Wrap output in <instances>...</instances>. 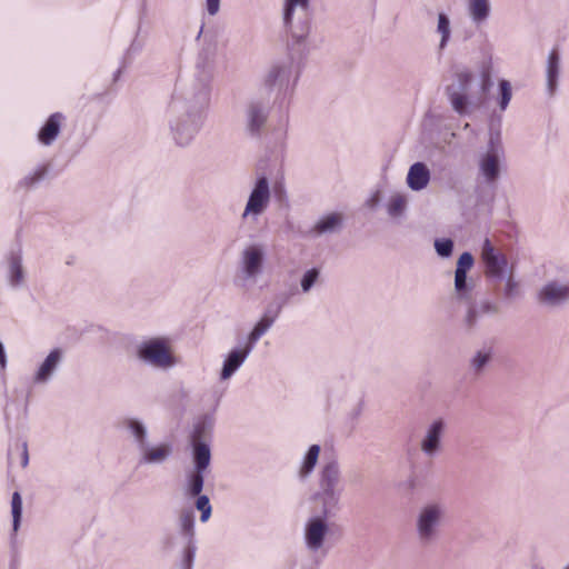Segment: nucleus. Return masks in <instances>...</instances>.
Returning a JSON list of instances; mask_svg holds the SVG:
<instances>
[{"instance_id": "obj_16", "label": "nucleus", "mask_w": 569, "mask_h": 569, "mask_svg": "<svg viewBox=\"0 0 569 569\" xmlns=\"http://www.w3.org/2000/svg\"><path fill=\"white\" fill-rule=\"evenodd\" d=\"M291 72V61H281L272 64L263 77L260 94L270 98L272 93H280L287 88Z\"/></svg>"}, {"instance_id": "obj_38", "label": "nucleus", "mask_w": 569, "mask_h": 569, "mask_svg": "<svg viewBox=\"0 0 569 569\" xmlns=\"http://www.w3.org/2000/svg\"><path fill=\"white\" fill-rule=\"evenodd\" d=\"M194 498V507L198 511H200V520L201 522H207L212 513L210 499L208 496L201 493H199V496H196Z\"/></svg>"}, {"instance_id": "obj_8", "label": "nucleus", "mask_w": 569, "mask_h": 569, "mask_svg": "<svg viewBox=\"0 0 569 569\" xmlns=\"http://www.w3.org/2000/svg\"><path fill=\"white\" fill-rule=\"evenodd\" d=\"M271 196L270 180L264 173L259 174L252 183L241 218L257 220L268 209Z\"/></svg>"}, {"instance_id": "obj_55", "label": "nucleus", "mask_w": 569, "mask_h": 569, "mask_svg": "<svg viewBox=\"0 0 569 569\" xmlns=\"http://www.w3.org/2000/svg\"><path fill=\"white\" fill-rule=\"evenodd\" d=\"M563 569H569V566H568V567H566V568H563Z\"/></svg>"}, {"instance_id": "obj_19", "label": "nucleus", "mask_w": 569, "mask_h": 569, "mask_svg": "<svg viewBox=\"0 0 569 569\" xmlns=\"http://www.w3.org/2000/svg\"><path fill=\"white\" fill-rule=\"evenodd\" d=\"M264 249L260 244L246 247L240 254V273L243 280H256L262 272Z\"/></svg>"}, {"instance_id": "obj_50", "label": "nucleus", "mask_w": 569, "mask_h": 569, "mask_svg": "<svg viewBox=\"0 0 569 569\" xmlns=\"http://www.w3.org/2000/svg\"><path fill=\"white\" fill-rule=\"evenodd\" d=\"M408 483H409L410 489H413L416 486V479L415 478L409 479Z\"/></svg>"}, {"instance_id": "obj_9", "label": "nucleus", "mask_w": 569, "mask_h": 569, "mask_svg": "<svg viewBox=\"0 0 569 569\" xmlns=\"http://www.w3.org/2000/svg\"><path fill=\"white\" fill-rule=\"evenodd\" d=\"M338 511L325 513L323 507L320 512L309 517L303 526V541L308 551L318 552L325 546L326 539L330 532L328 519Z\"/></svg>"}, {"instance_id": "obj_10", "label": "nucleus", "mask_w": 569, "mask_h": 569, "mask_svg": "<svg viewBox=\"0 0 569 569\" xmlns=\"http://www.w3.org/2000/svg\"><path fill=\"white\" fill-rule=\"evenodd\" d=\"M161 550L164 553H171L176 549H179V556L177 560L178 569H192L196 553H197V543L194 541H189L187 537L181 535L180 532H168L160 539Z\"/></svg>"}, {"instance_id": "obj_20", "label": "nucleus", "mask_w": 569, "mask_h": 569, "mask_svg": "<svg viewBox=\"0 0 569 569\" xmlns=\"http://www.w3.org/2000/svg\"><path fill=\"white\" fill-rule=\"evenodd\" d=\"M251 352L252 349L244 342L230 349L219 372L220 381L229 380L242 367Z\"/></svg>"}, {"instance_id": "obj_33", "label": "nucleus", "mask_w": 569, "mask_h": 569, "mask_svg": "<svg viewBox=\"0 0 569 569\" xmlns=\"http://www.w3.org/2000/svg\"><path fill=\"white\" fill-rule=\"evenodd\" d=\"M468 272L455 271V291L459 300H467L470 298L473 284L468 281Z\"/></svg>"}, {"instance_id": "obj_26", "label": "nucleus", "mask_w": 569, "mask_h": 569, "mask_svg": "<svg viewBox=\"0 0 569 569\" xmlns=\"http://www.w3.org/2000/svg\"><path fill=\"white\" fill-rule=\"evenodd\" d=\"M466 10L471 22L476 27H481L491 16V2L490 0H466Z\"/></svg>"}, {"instance_id": "obj_28", "label": "nucleus", "mask_w": 569, "mask_h": 569, "mask_svg": "<svg viewBox=\"0 0 569 569\" xmlns=\"http://www.w3.org/2000/svg\"><path fill=\"white\" fill-rule=\"evenodd\" d=\"M178 532L183 535L189 539V541H194L196 539V516L194 511L191 507L182 508L178 513L177 519Z\"/></svg>"}, {"instance_id": "obj_53", "label": "nucleus", "mask_w": 569, "mask_h": 569, "mask_svg": "<svg viewBox=\"0 0 569 569\" xmlns=\"http://www.w3.org/2000/svg\"><path fill=\"white\" fill-rule=\"evenodd\" d=\"M202 29H203V27H201V29L199 30L198 37H200V34L202 33Z\"/></svg>"}, {"instance_id": "obj_22", "label": "nucleus", "mask_w": 569, "mask_h": 569, "mask_svg": "<svg viewBox=\"0 0 569 569\" xmlns=\"http://www.w3.org/2000/svg\"><path fill=\"white\" fill-rule=\"evenodd\" d=\"M493 359V348L490 346H482L475 350L468 359V370L473 378L483 376L487 367Z\"/></svg>"}, {"instance_id": "obj_31", "label": "nucleus", "mask_w": 569, "mask_h": 569, "mask_svg": "<svg viewBox=\"0 0 569 569\" xmlns=\"http://www.w3.org/2000/svg\"><path fill=\"white\" fill-rule=\"evenodd\" d=\"M408 204L407 196L400 192H395L387 201V213L392 219L402 218L406 213Z\"/></svg>"}, {"instance_id": "obj_15", "label": "nucleus", "mask_w": 569, "mask_h": 569, "mask_svg": "<svg viewBox=\"0 0 569 569\" xmlns=\"http://www.w3.org/2000/svg\"><path fill=\"white\" fill-rule=\"evenodd\" d=\"M481 259L485 263V274L495 281H502L509 271V262L505 253L498 251L486 238L481 248Z\"/></svg>"}, {"instance_id": "obj_40", "label": "nucleus", "mask_w": 569, "mask_h": 569, "mask_svg": "<svg viewBox=\"0 0 569 569\" xmlns=\"http://www.w3.org/2000/svg\"><path fill=\"white\" fill-rule=\"evenodd\" d=\"M48 173V167L41 166L37 168L33 172L27 174L24 178H22L19 182L20 187L22 188H31L38 182H40Z\"/></svg>"}, {"instance_id": "obj_36", "label": "nucleus", "mask_w": 569, "mask_h": 569, "mask_svg": "<svg viewBox=\"0 0 569 569\" xmlns=\"http://www.w3.org/2000/svg\"><path fill=\"white\" fill-rule=\"evenodd\" d=\"M505 287L502 290L503 298L507 300H511L517 298L520 295L519 282L515 278L513 267L511 266L505 278Z\"/></svg>"}, {"instance_id": "obj_54", "label": "nucleus", "mask_w": 569, "mask_h": 569, "mask_svg": "<svg viewBox=\"0 0 569 569\" xmlns=\"http://www.w3.org/2000/svg\"><path fill=\"white\" fill-rule=\"evenodd\" d=\"M493 291H495V292H497V291H498V287H497V286H495V287H493Z\"/></svg>"}, {"instance_id": "obj_39", "label": "nucleus", "mask_w": 569, "mask_h": 569, "mask_svg": "<svg viewBox=\"0 0 569 569\" xmlns=\"http://www.w3.org/2000/svg\"><path fill=\"white\" fill-rule=\"evenodd\" d=\"M498 86H499L498 106L501 111H505L512 98L511 84L508 80L501 79L499 81Z\"/></svg>"}, {"instance_id": "obj_25", "label": "nucleus", "mask_w": 569, "mask_h": 569, "mask_svg": "<svg viewBox=\"0 0 569 569\" xmlns=\"http://www.w3.org/2000/svg\"><path fill=\"white\" fill-rule=\"evenodd\" d=\"M560 69H561V58L559 50L557 48H553L547 58V64H546V84H547V92L549 96H553L557 87H558V80L560 76Z\"/></svg>"}, {"instance_id": "obj_56", "label": "nucleus", "mask_w": 569, "mask_h": 569, "mask_svg": "<svg viewBox=\"0 0 569 569\" xmlns=\"http://www.w3.org/2000/svg\"><path fill=\"white\" fill-rule=\"evenodd\" d=\"M540 569H543V568H540Z\"/></svg>"}, {"instance_id": "obj_2", "label": "nucleus", "mask_w": 569, "mask_h": 569, "mask_svg": "<svg viewBox=\"0 0 569 569\" xmlns=\"http://www.w3.org/2000/svg\"><path fill=\"white\" fill-rule=\"evenodd\" d=\"M211 422H198L191 433L192 470L186 475V493L199 496L204 487V477L211 463Z\"/></svg>"}, {"instance_id": "obj_51", "label": "nucleus", "mask_w": 569, "mask_h": 569, "mask_svg": "<svg viewBox=\"0 0 569 569\" xmlns=\"http://www.w3.org/2000/svg\"><path fill=\"white\" fill-rule=\"evenodd\" d=\"M371 201L372 202H377L378 201V197L377 196L372 197Z\"/></svg>"}, {"instance_id": "obj_24", "label": "nucleus", "mask_w": 569, "mask_h": 569, "mask_svg": "<svg viewBox=\"0 0 569 569\" xmlns=\"http://www.w3.org/2000/svg\"><path fill=\"white\" fill-rule=\"evenodd\" d=\"M64 116L61 112L52 113L38 132V140L43 146H51L60 134Z\"/></svg>"}, {"instance_id": "obj_42", "label": "nucleus", "mask_w": 569, "mask_h": 569, "mask_svg": "<svg viewBox=\"0 0 569 569\" xmlns=\"http://www.w3.org/2000/svg\"><path fill=\"white\" fill-rule=\"evenodd\" d=\"M480 313L481 312L479 311L476 305H471L468 308L467 313L463 318V325L468 330H472L477 326Z\"/></svg>"}, {"instance_id": "obj_27", "label": "nucleus", "mask_w": 569, "mask_h": 569, "mask_svg": "<svg viewBox=\"0 0 569 569\" xmlns=\"http://www.w3.org/2000/svg\"><path fill=\"white\" fill-rule=\"evenodd\" d=\"M430 181V170L425 162H415L407 174V184L412 191L425 189Z\"/></svg>"}, {"instance_id": "obj_14", "label": "nucleus", "mask_w": 569, "mask_h": 569, "mask_svg": "<svg viewBox=\"0 0 569 569\" xmlns=\"http://www.w3.org/2000/svg\"><path fill=\"white\" fill-rule=\"evenodd\" d=\"M270 112L269 98L261 96L249 100L246 107V130L251 137H259L267 123Z\"/></svg>"}, {"instance_id": "obj_5", "label": "nucleus", "mask_w": 569, "mask_h": 569, "mask_svg": "<svg viewBox=\"0 0 569 569\" xmlns=\"http://www.w3.org/2000/svg\"><path fill=\"white\" fill-rule=\"evenodd\" d=\"M446 515V508L439 502H429L420 508L416 518L417 538L422 545L433 542Z\"/></svg>"}, {"instance_id": "obj_3", "label": "nucleus", "mask_w": 569, "mask_h": 569, "mask_svg": "<svg viewBox=\"0 0 569 569\" xmlns=\"http://www.w3.org/2000/svg\"><path fill=\"white\" fill-rule=\"evenodd\" d=\"M121 423L134 443L139 466H161L171 458L173 446L168 441L152 443L149 439L148 428L142 420L124 418Z\"/></svg>"}, {"instance_id": "obj_11", "label": "nucleus", "mask_w": 569, "mask_h": 569, "mask_svg": "<svg viewBox=\"0 0 569 569\" xmlns=\"http://www.w3.org/2000/svg\"><path fill=\"white\" fill-rule=\"evenodd\" d=\"M472 82L473 73L462 70L456 73L453 82L446 88V94L452 109L460 116L468 114L472 106L468 96Z\"/></svg>"}, {"instance_id": "obj_18", "label": "nucleus", "mask_w": 569, "mask_h": 569, "mask_svg": "<svg viewBox=\"0 0 569 569\" xmlns=\"http://www.w3.org/2000/svg\"><path fill=\"white\" fill-rule=\"evenodd\" d=\"M6 281L12 289H20L26 286L27 271L23 267L22 249H11L3 258Z\"/></svg>"}, {"instance_id": "obj_34", "label": "nucleus", "mask_w": 569, "mask_h": 569, "mask_svg": "<svg viewBox=\"0 0 569 569\" xmlns=\"http://www.w3.org/2000/svg\"><path fill=\"white\" fill-rule=\"evenodd\" d=\"M272 322L267 319L260 318V320L254 325L252 330L248 333L246 340L243 341L247 346L253 350L257 342L260 338L272 327Z\"/></svg>"}, {"instance_id": "obj_46", "label": "nucleus", "mask_w": 569, "mask_h": 569, "mask_svg": "<svg viewBox=\"0 0 569 569\" xmlns=\"http://www.w3.org/2000/svg\"><path fill=\"white\" fill-rule=\"evenodd\" d=\"M8 367V357L4 345L0 341V370L4 371Z\"/></svg>"}, {"instance_id": "obj_43", "label": "nucleus", "mask_w": 569, "mask_h": 569, "mask_svg": "<svg viewBox=\"0 0 569 569\" xmlns=\"http://www.w3.org/2000/svg\"><path fill=\"white\" fill-rule=\"evenodd\" d=\"M473 262L472 254L470 252H463L457 261L456 271L468 272L472 268Z\"/></svg>"}, {"instance_id": "obj_21", "label": "nucleus", "mask_w": 569, "mask_h": 569, "mask_svg": "<svg viewBox=\"0 0 569 569\" xmlns=\"http://www.w3.org/2000/svg\"><path fill=\"white\" fill-rule=\"evenodd\" d=\"M539 301L549 307H558L569 301V283L550 281L539 291Z\"/></svg>"}, {"instance_id": "obj_37", "label": "nucleus", "mask_w": 569, "mask_h": 569, "mask_svg": "<svg viewBox=\"0 0 569 569\" xmlns=\"http://www.w3.org/2000/svg\"><path fill=\"white\" fill-rule=\"evenodd\" d=\"M12 530L17 532L22 518V498L18 491H14L11 498Z\"/></svg>"}, {"instance_id": "obj_49", "label": "nucleus", "mask_w": 569, "mask_h": 569, "mask_svg": "<svg viewBox=\"0 0 569 569\" xmlns=\"http://www.w3.org/2000/svg\"><path fill=\"white\" fill-rule=\"evenodd\" d=\"M22 466L26 467L29 462L28 448L26 442L22 445Z\"/></svg>"}, {"instance_id": "obj_47", "label": "nucleus", "mask_w": 569, "mask_h": 569, "mask_svg": "<svg viewBox=\"0 0 569 569\" xmlns=\"http://www.w3.org/2000/svg\"><path fill=\"white\" fill-rule=\"evenodd\" d=\"M481 91L486 92L490 84V74L488 71H482Z\"/></svg>"}, {"instance_id": "obj_44", "label": "nucleus", "mask_w": 569, "mask_h": 569, "mask_svg": "<svg viewBox=\"0 0 569 569\" xmlns=\"http://www.w3.org/2000/svg\"><path fill=\"white\" fill-rule=\"evenodd\" d=\"M477 308L483 315H497L500 311L499 306L490 300L480 301Z\"/></svg>"}, {"instance_id": "obj_30", "label": "nucleus", "mask_w": 569, "mask_h": 569, "mask_svg": "<svg viewBox=\"0 0 569 569\" xmlns=\"http://www.w3.org/2000/svg\"><path fill=\"white\" fill-rule=\"evenodd\" d=\"M321 448L319 445H311L307 450L299 469V477L307 479L315 470Z\"/></svg>"}, {"instance_id": "obj_17", "label": "nucleus", "mask_w": 569, "mask_h": 569, "mask_svg": "<svg viewBox=\"0 0 569 569\" xmlns=\"http://www.w3.org/2000/svg\"><path fill=\"white\" fill-rule=\"evenodd\" d=\"M448 429L445 418L438 417L431 420L425 428L420 439V450L429 458H433L442 450V440Z\"/></svg>"}, {"instance_id": "obj_13", "label": "nucleus", "mask_w": 569, "mask_h": 569, "mask_svg": "<svg viewBox=\"0 0 569 569\" xmlns=\"http://www.w3.org/2000/svg\"><path fill=\"white\" fill-rule=\"evenodd\" d=\"M64 355V350L61 348L51 349L36 367L31 376V385L34 387L48 386L59 372Z\"/></svg>"}, {"instance_id": "obj_1", "label": "nucleus", "mask_w": 569, "mask_h": 569, "mask_svg": "<svg viewBox=\"0 0 569 569\" xmlns=\"http://www.w3.org/2000/svg\"><path fill=\"white\" fill-rule=\"evenodd\" d=\"M216 43L203 49L197 63L194 78L176 88L167 109L169 132L176 146H190L202 129L210 106L211 81L213 79L212 58Z\"/></svg>"}, {"instance_id": "obj_6", "label": "nucleus", "mask_w": 569, "mask_h": 569, "mask_svg": "<svg viewBox=\"0 0 569 569\" xmlns=\"http://www.w3.org/2000/svg\"><path fill=\"white\" fill-rule=\"evenodd\" d=\"M505 149L500 131H490L486 150L479 156V172L489 184L497 182L500 177Z\"/></svg>"}, {"instance_id": "obj_52", "label": "nucleus", "mask_w": 569, "mask_h": 569, "mask_svg": "<svg viewBox=\"0 0 569 569\" xmlns=\"http://www.w3.org/2000/svg\"><path fill=\"white\" fill-rule=\"evenodd\" d=\"M121 73V70L119 69L116 73V79L119 77V74Z\"/></svg>"}, {"instance_id": "obj_23", "label": "nucleus", "mask_w": 569, "mask_h": 569, "mask_svg": "<svg viewBox=\"0 0 569 569\" xmlns=\"http://www.w3.org/2000/svg\"><path fill=\"white\" fill-rule=\"evenodd\" d=\"M343 224V216L340 212H331L321 217L308 231L311 237H321L339 232Z\"/></svg>"}, {"instance_id": "obj_12", "label": "nucleus", "mask_w": 569, "mask_h": 569, "mask_svg": "<svg viewBox=\"0 0 569 569\" xmlns=\"http://www.w3.org/2000/svg\"><path fill=\"white\" fill-rule=\"evenodd\" d=\"M310 0H283L282 3V22L286 30L291 34L297 44L306 41L310 31V22H295V13L300 11L306 13L309 9Z\"/></svg>"}, {"instance_id": "obj_45", "label": "nucleus", "mask_w": 569, "mask_h": 569, "mask_svg": "<svg viewBox=\"0 0 569 569\" xmlns=\"http://www.w3.org/2000/svg\"><path fill=\"white\" fill-rule=\"evenodd\" d=\"M220 9V0H206V10L210 16H216Z\"/></svg>"}, {"instance_id": "obj_7", "label": "nucleus", "mask_w": 569, "mask_h": 569, "mask_svg": "<svg viewBox=\"0 0 569 569\" xmlns=\"http://www.w3.org/2000/svg\"><path fill=\"white\" fill-rule=\"evenodd\" d=\"M138 358L159 369H169L176 365V358L166 337H153L142 341L137 348Z\"/></svg>"}, {"instance_id": "obj_35", "label": "nucleus", "mask_w": 569, "mask_h": 569, "mask_svg": "<svg viewBox=\"0 0 569 569\" xmlns=\"http://www.w3.org/2000/svg\"><path fill=\"white\" fill-rule=\"evenodd\" d=\"M321 271L319 268H310L306 270L300 279V287L298 289L302 293H309L311 289L319 282Z\"/></svg>"}, {"instance_id": "obj_4", "label": "nucleus", "mask_w": 569, "mask_h": 569, "mask_svg": "<svg viewBox=\"0 0 569 569\" xmlns=\"http://www.w3.org/2000/svg\"><path fill=\"white\" fill-rule=\"evenodd\" d=\"M341 468L336 458L325 459L318 473L319 490L315 492L310 500L320 502L325 513L329 511H339L341 508V496L343 488L341 486Z\"/></svg>"}, {"instance_id": "obj_29", "label": "nucleus", "mask_w": 569, "mask_h": 569, "mask_svg": "<svg viewBox=\"0 0 569 569\" xmlns=\"http://www.w3.org/2000/svg\"><path fill=\"white\" fill-rule=\"evenodd\" d=\"M436 32L439 36L438 51L442 52L449 46L452 36L451 20L446 12H438Z\"/></svg>"}, {"instance_id": "obj_32", "label": "nucleus", "mask_w": 569, "mask_h": 569, "mask_svg": "<svg viewBox=\"0 0 569 569\" xmlns=\"http://www.w3.org/2000/svg\"><path fill=\"white\" fill-rule=\"evenodd\" d=\"M299 293L298 286L292 284L287 293L279 296L281 301L278 305H270L264 310L261 318L267 319L268 321L274 323L276 319L279 317L283 306L289 301V299Z\"/></svg>"}, {"instance_id": "obj_48", "label": "nucleus", "mask_w": 569, "mask_h": 569, "mask_svg": "<svg viewBox=\"0 0 569 569\" xmlns=\"http://www.w3.org/2000/svg\"><path fill=\"white\" fill-rule=\"evenodd\" d=\"M141 48H142V44L134 40V41H132V43L130 44V47L128 49V54L137 53L141 50Z\"/></svg>"}, {"instance_id": "obj_41", "label": "nucleus", "mask_w": 569, "mask_h": 569, "mask_svg": "<svg viewBox=\"0 0 569 569\" xmlns=\"http://www.w3.org/2000/svg\"><path fill=\"white\" fill-rule=\"evenodd\" d=\"M453 241L450 238H439L435 240V250L441 258H449L453 252Z\"/></svg>"}]
</instances>
